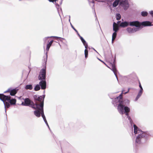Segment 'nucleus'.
I'll use <instances>...</instances> for the list:
<instances>
[{
	"instance_id": "nucleus-1",
	"label": "nucleus",
	"mask_w": 153,
	"mask_h": 153,
	"mask_svg": "<svg viewBox=\"0 0 153 153\" xmlns=\"http://www.w3.org/2000/svg\"><path fill=\"white\" fill-rule=\"evenodd\" d=\"M129 89L128 91L124 93L123 91L122 93L114 99V102L115 103H117L118 105L117 109L119 113L122 114L125 113L126 115L127 116L128 119L130 120V117H128V113L130 111V108L127 106H124V105H127L129 103V101L128 99L125 100L124 101H123L122 98V94H125L128 92Z\"/></svg>"
},
{
	"instance_id": "nucleus-2",
	"label": "nucleus",
	"mask_w": 153,
	"mask_h": 153,
	"mask_svg": "<svg viewBox=\"0 0 153 153\" xmlns=\"http://www.w3.org/2000/svg\"><path fill=\"white\" fill-rule=\"evenodd\" d=\"M129 25L130 26H135L136 27L132 28L130 27H128L126 30L129 33H132L135 32L139 30L140 28H142L143 26H147L152 25L151 23L149 21L143 22L141 23H140L137 21L132 22H130Z\"/></svg>"
},
{
	"instance_id": "nucleus-3",
	"label": "nucleus",
	"mask_w": 153,
	"mask_h": 153,
	"mask_svg": "<svg viewBox=\"0 0 153 153\" xmlns=\"http://www.w3.org/2000/svg\"><path fill=\"white\" fill-rule=\"evenodd\" d=\"M45 69H42L39 76V79L41 80V81L39 83V85L38 84L35 86L34 89L35 91H37L40 89V85L41 86L42 89H45L46 87V82L45 80Z\"/></svg>"
},
{
	"instance_id": "nucleus-4",
	"label": "nucleus",
	"mask_w": 153,
	"mask_h": 153,
	"mask_svg": "<svg viewBox=\"0 0 153 153\" xmlns=\"http://www.w3.org/2000/svg\"><path fill=\"white\" fill-rule=\"evenodd\" d=\"M36 105H37V107L35 108H33L36 110L34 111V115L37 117H39L41 115L45 123L49 128V126L48 124L47 120L46 119L45 117L44 114L43 112V104L42 103L40 105H39L37 102L36 103Z\"/></svg>"
},
{
	"instance_id": "nucleus-5",
	"label": "nucleus",
	"mask_w": 153,
	"mask_h": 153,
	"mask_svg": "<svg viewBox=\"0 0 153 153\" xmlns=\"http://www.w3.org/2000/svg\"><path fill=\"white\" fill-rule=\"evenodd\" d=\"M120 2V5L125 10H126L129 7L127 0H115L113 4V7H116Z\"/></svg>"
},
{
	"instance_id": "nucleus-6",
	"label": "nucleus",
	"mask_w": 153,
	"mask_h": 153,
	"mask_svg": "<svg viewBox=\"0 0 153 153\" xmlns=\"http://www.w3.org/2000/svg\"><path fill=\"white\" fill-rule=\"evenodd\" d=\"M0 99L2 101H7V102H9L11 105H14L16 102V99H11L10 96H5L3 94H0Z\"/></svg>"
},
{
	"instance_id": "nucleus-7",
	"label": "nucleus",
	"mask_w": 153,
	"mask_h": 153,
	"mask_svg": "<svg viewBox=\"0 0 153 153\" xmlns=\"http://www.w3.org/2000/svg\"><path fill=\"white\" fill-rule=\"evenodd\" d=\"M22 105L24 106H29L32 108H35L37 107V105H36V103L35 104H34L33 102L28 98L25 99L24 102H22Z\"/></svg>"
},
{
	"instance_id": "nucleus-8",
	"label": "nucleus",
	"mask_w": 153,
	"mask_h": 153,
	"mask_svg": "<svg viewBox=\"0 0 153 153\" xmlns=\"http://www.w3.org/2000/svg\"><path fill=\"white\" fill-rule=\"evenodd\" d=\"M45 95L42 96H40L38 97L37 95H35L34 96V98L35 100L37 101H36V103L37 102L39 105H40L42 103L43 105H44V100L45 98Z\"/></svg>"
},
{
	"instance_id": "nucleus-9",
	"label": "nucleus",
	"mask_w": 153,
	"mask_h": 153,
	"mask_svg": "<svg viewBox=\"0 0 153 153\" xmlns=\"http://www.w3.org/2000/svg\"><path fill=\"white\" fill-rule=\"evenodd\" d=\"M134 132L135 134H138L139 135L143 134L142 137H145L146 135V134L143 132L140 129H139L138 127L135 125H134Z\"/></svg>"
},
{
	"instance_id": "nucleus-10",
	"label": "nucleus",
	"mask_w": 153,
	"mask_h": 153,
	"mask_svg": "<svg viewBox=\"0 0 153 153\" xmlns=\"http://www.w3.org/2000/svg\"><path fill=\"white\" fill-rule=\"evenodd\" d=\"M142 135L143 134L138 135V136L136 137L135 141V143L136 145H137L141 144V140L142 139L143 137H145L146 138L148 136V134H147L146 135L145 137L143 136L142 137Z\"/></svg>"
},
{
	"instance_id": "nucleus-11",
	"label": "nucleus",
	"mask_w": 153,
	"mask_h": 153,
	"mask_svg": "<svg viewBox=\"0 0 153 153\" xmlns=\"http://www.w3.org/2000/svg\"><path fill=\"white\" fill-rule=\"evenodd\" d=\"M120 21H118L117 23L114 22L113 24V30L115 32H117L119 30V26L118 25Z\"/></svg>"
},
{
	"instance_id": "nucleus-12",
	"label": "nucleus",
	"mask_w": 153,
	"mask_h": 153,
	"mask_svg": "<svg viewBox=\"0 0 153 153\" xmlns=\"http://www.w3.org/2000/svg\"><path fill=\"white\" fill-rule=\"evenodd\" d=\"M97 1L98 2H102L104 3V4H107L108 5H110V4H112V1H111L110 0H107V1H99L98 0H93L92 3H94V1Z\"/></svg>"
},
{
	"instance_id": "nucleus-13",
	"label": "nucleus",
	"mask_w": 153,
	"mask_h": 153,
	"mask_svg": "<svg viewBox=\"0 0 153 153\" xmlns=\"http://www.w3.org/2000/svg\"><path fill=\"white\" fill-rule=\"evenodd\" d=\"M83 45L85 46V58H87L88 57V44L86 42L85 43H84L83 44Z\"/></svg>"
},
{
	"instance_id": "nucleus-14",
	"label": "nucleus",
	"mask_w": 153,
	"mask_h": 153,
	"mask_svg": "<svg viewBox=\"0 0 153 153\" xmlns=\"http://www.w3.org/2000/svg\"><path fill=\"white\" fill-rule=\"evenodd\" d=\"M111 69L113 71L116 76V78L117 79L116 75L117 70L116 69L115 65L114 64H112V67Z\"/></svg>"
},
{
	"instance_id": "nucleus-15",
	"label": "nucleus",
	"mask_w": 153,
	"mask_h": 153,
	"mask_svg": "<svg viewBox=\"0 0 153 153\" xmlns=\"http://www.w3.org/2000/svg\"><path fill=\"white\" fill-rule=\"evenodd\" d=\"M129 23L127 22H121L120 25L119 26L122 27H125L128 26Z\"/></svg>"
},
{
	"instance_id": "nucleus-16",
	"label": "nucleus",
	"mask_w": 153,
	"mask_h": 153,
	"mask_svg": "<svg viewBox=\"0 0 153 153\" xmlns=\"http://www.w3.org/2000/svg\"><path fill=\"white\" fill-rule=\"evenodd\" d=\"M7 101H2L3 102L4 106V107L6 108H8L10 106V104L6 102ZM5 112H6V110L5 109Z\"/></svg>"
},
{
	"instance_id": "nucleus-17",
	"label": "nucleus",
	"mask_w": 153,
	"mask_h": 153,
	"mask_svg": "<svg viewBox=\"0 0 153 153\" xmlns=\"http://www.w3.org/2000/svg\"><path fill=\"white\" fill-rule=\"evenodd\" d=\"M143 92V89H140V90L138 92V94L136 98V99H135L136 101H137L139 98L141 96V95L142 94Z\"/></svg>"
},
{
	"instance_id": "nucleus-18",
	"label": "nucleus",
	"mask_w": 153,
	"mask_h": 153,
	"mask_svg": "<svg viewBox=\"0 0 153 153\" xmlns=\"http://www.w3.org/2000/svg\"><path fill=\"white\" fill-rule=\"evenodd\" d=\"M117 32H114L112 34V43H113L114 42V40L115 39L117 36Z\"/></svg>"
},
{
	"instance_id": "nucleus-19",
	"label": "nucleus",
	"mask_w": 153,
	"mask_h": 153,
	"mask_svg": "<svg viewBox=\"0 0 153 153\" xmlns=\"http://www.w3.org/2000/svg\"><path fill=\"white\" fill-rule=\"evenodd\" d=\"M17 92V91L15 89H13L11 90L10 92V94L12 96H13Z\"/></svg>"
},
{
	"instance_id": "nucleus-20",
	"label": "nucleus",
	"mask_w": 153,
	"mask_h": 153,
	"mask_svg": "<svg viewBox=\"0 0 153 153\" xmlns=\"http://www.w3.org/2000/svg\"><path fill=\"white\" fill-rule=\"evenodd\" d=\"M32 88L33 87L31 85H27L25 86V89H26L31 90Z\"/></svg>"
},
{
	"instance_id": "nucleus-21",
	"label": "nucleus",
	"mask_w": 153,
	"mask_h": 153,
	"mask_svg": "<svg viewBox=\"0 0 153 153\" xmlns=\"http://www.w3.org/2000/svg\"><path fill=\"white\" fill-rule=\"evenodd\" d=\"M148 13L146 11H143L141 13V15L143 16H147Z\"/></svg>"
},
{
	"instance_id": "nucleus-22",
	"label": "nucleus",
	"mask_w": 153,
	"mask_h": 153,
	"mask_svg": "<svg viewBox=\"0 0 153 153\" xmlns=\"http://www.w3.org/2000/svg\"><path fill=\"white\" fill-rule=\"evenodd\" d=\"M116 19L117 20L120 19L121 18V15L120 14H117L116 15Z\"/></svg>"
},
{
	"instance_id": "nucleus-23",
	"label": "nucleus",
	"mask_w": 153,
	"mask_h": 153,
	"mask_svg": "<svg viewBox=\"0 0 153 153\" xmlns=\"http://www.w3.org/2000/svg\"><path fill=\"white\" fill-rule=\"evenodd\" d=\"M52 44H51L50 43H49L47 46L46 50L48 51L50 47Z\"/></svg>"
},
{
	"instance_id": "nucleus-24",
	"label": "nucleus",
	"mask_w": 153,
	"mask_h": 153,
	"mask_svg": "<svg viewBox=\"0 0 153 153\" xmlns=\"http://www.w3.org/2000/svg\"><path fill=\"white\" fill-rule=\"evenodd\" d=\"M79 37L83 44L84 43H85L86 42L85 40L83 39V38L82 36H79Z\"/></svg>"
},
{
	"instance_id": "nucleus-25",
	"label": "nucleus",
	"mask_w": 153,
	"mask_h": 153,
	"mask_svg": "<svg viewBox=\"0 0 153 153\" xmlns=\"http://www.w3.org/2000/svg\"><path fill=\"white\" fill-rule=\"evenodd\" d=\"M55 37V38H58V37H57V36H51V37H45V38L44 39V40L45 42L46 41V40H47V39L49 38H51V37Z\"/></svg>"
},
{
	"instance_id": "nucleus-26",
	"label": "nucleus",
	"mask_w": 153,
	"mask_h": 153,
	"mask_svg": "<svg viewBox=\"0 0 153 153\" xmlns=\"http://www.w3.org/2000/svg\"><path fill=\"white\" fill-rule=\"evenodd\" d=\"M71 26L72 28L74 29V30L76 31L77 33H78V31L77 30L74 28V27L71 24Z\"/></svg>"
},
{
	"instance_id": "nucleus-27",
	"label": "nucleus",
	"mask_w": 153,
	"mask_h": 153,
	"mask_svg": "<svg viewBox=\"0 0 153 153\" xmlns=\"http://www.w3.org/2000/svg\"><path fill=\"white\" fill-rule=\"evenodd\" d=\"M50 2H56L57 0H48Z\"/></svg>"
},
{
	"instance_id": "nucleus-28",
	"label": "nucleus",
	"mask_w": 153,
	"mask_h": 153,
	"mask_svg": "<svg viewBox=\"0 0 153 153\" xmlns=\"http://www.w3.org/2000/svg\"><path fill=\"white\" fill-rule=\"evenodd\" d=\"M150 13L151 16L153 17V10L150 12Z\"/></svg>"
},
{
	"instance_id": "nucleus-29",
	"label": "nucleus",
	"mask_w": 153,
	"mask_h": 153,
	"mask_svg": "<svg viewBox=\"0 0 153 153\" xmlns=\"http://www.w3.org/2000/svg\"><path fill=\"white\" fill-rule=\"evenodd\" d=\"M139 86L140 88V89H143V88H142L140 83Z\"/></svg>"
},
{
	"instance_id": "nucleus-30",
	"label": "nucleus",
	"mask_w": 153,
	"mask_h": 153,
	"mask_svg": "<svg viewBox=\"0 0 153 153\" xmlns=\"http://www.w3.org/2000/svg\"><path fill=\"white\" fill-rule=\"evenodd\" d=\"M53 42V40H52L49 43H50L51 44H52Z\"/></svg>"
},
{
	"instance_id": "nucleus-31",
	"label": "nucleus",
	"mask_w": 153,
	"mask_h": 153,
	"mask_svg": "<svg viewBox=\"0 0 153 153\" xmlns=\"http://www.w3.org/2000/svg\"><path fill=\"white\" fill-rule=\"evenodd\" d=\"M77 33V34H78V35L79 36H79H80L79 34L78 33V32Z\"/></svg>"
},
{
	"instance_id": "nucleus-32",
	"label": "nucleus",
	"mask_w": 153,
	"mask_h": 153,
	"mask_svg": "<svg viewBox=\"0 0 153 153\" xmlns=\"http://www.w3.org/2000/svg\"><path fill=\"white\" fill-rule=\"evenodd\" d=\"M69 18H70V19H69V21H70V16H69Z\"/></svg>"
},
{
	"instance_id": "nucleus-33",
	"label": "nucleus",
	"mask_w": 153,
	"mask_h": 153,
	"mask_svg": "<svg viewBox=\"0 0 153 153\" xmlns=\"http://www.w3.org/2000/svg\"><path fill=\"white\" fill-rule=\"evenodd\" d=\"M94 50L95 51H96L97 52V51L95 50V49H94Z\"/></svg>"
},
{
	"instance_id": "nucleus-34",
	"label": "nucleus",
	"mask_w": 153,
	"mask_h": 153,
	"mask_svg": "<svg viewBox=\"0 0 153 153\" xmlns=\"http://www.w3.org/2000/svg\"><path fill=\"white\" fill-rule=\"evenodd\" d=\"M102 62H103L105 65H106V64L104 62H103V61H102Z\"/></svg>"
},
{
	"instance_id": "nucleus-35",
	"label": "nucleus",
	"mask_w": 153,
	"mask_h": 153,
	"mask_svg": "<svg viewBox=\"0 0 153 153\" xmlns=\"http://www.w3.org/2000/svg\"><path fill=\"white\" fill-rule=\"evenodd\" d=\"M105 65L107 66L108 67V68H109V67L108 66H107L106 65Z\"/></svg>"
},
{
	"instance_id": "nucleus-36",
	"label": "nucleus",
	"mask_w": 153,
	"mask_h": 153,
	"mask_svg": "<svg viewBox=\"0 0 153 153\" xmlns=\"http://www.w3.org/2000/svg\"><path fill=\"white\" fill-rule=\"evenodd\" d=\"M113 104H115V103L114 102H113Z\"/></svg>"
}]
</instances>
